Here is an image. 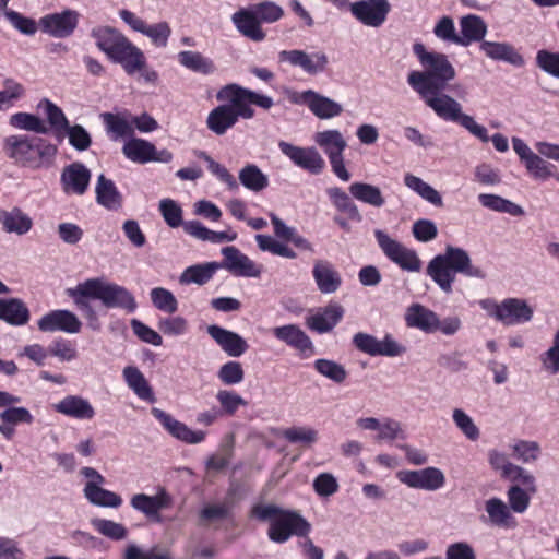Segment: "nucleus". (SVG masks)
I'll return each instance as SVG.
<instances>
[{"label":"nucleus","instance_id":"1","mask_svg":"<svg viewBox=\"0 0 559 559\" xmlns=\"http://www.w3.org/2000/svg\"><path fill=\"white\" fill-rule=\"evenodd\" d=\"M413 51L423 67V70L411 71L407 75V83L413 91L439 118L457 122L481 142H488L487 129L477 123L474 117L464 114L462 105L444 93L449 82L456 76V71L448 57L440 52L427 51L420 43L413 46Z\"/></svg>","mask_w":559,"mask_h":559},{"label":"nucleus","instance_id":"2","mask_svg":"<svg viewBox=\"0 0 559 559\" xmlns=\"http://www.w3.org/2000/svg\"><path fill=\"white\" fill-rule=\"evenodd\" d=\"M2 151L13 164L38 170L55 163L58 147L47 139L28 134H11L3 139Z\"/></svg>","mask_w":559,"mask_h":559},{"label":"nucleus","instance_id":"3","mask_svg":"<svg viewBox=\"0 0 559 559\" xmlns=\"http://www.w3.org/2000/svg\"><path fill=\"white\" fill-rule=\"evenodd\" d=\"M456 273L472 278L486 277L484 270L473 265L468 253L457 247L448 246L444 253L436 255L427 265V274L445 294L452 292Z\"/></svg>","mask_w":559,"mask_h":559},{"label":"nucleus","instance_id":"4","mask_svg":"<svg viewBox=\"0 0 559 559\" xmlns=\"http://www.w3.org/2000/svg\"><path fill=\"white\" fill-rule=\"evenodd\" d=\"M219 102H226L236 117L242 119H252L255 115L251 105H255L264 110H269L273 105V98L242 87L238 84H227L216 94Z\"/></svg>","mask_w":559,"mask_h":559},{"label":"nucleus","instance_id":"5","mask_svg":"<svg viewBox=\"0 0 559 559\" xmlns=\"http://www.w3.org/2000/svg\"><path fill=\"white\" fill-rule=\"evenodd\" d=\"M313 141L326 154L335 176L342 181H348L350 174L345 167L343 156L347 142L342 132L336 129L320 131L314 134Z\"/></svg>","mask_w":559,"mask_h":559},{"label":"nucleus","instance_id":"6","mask_svg":"<svg viewBox=\"0 0 559 559\" xmlns=\"http://www.w3.org/2000/svg\"><path fill=\"white\" fill-rule=\"evenodd\" d=\"M374 237L384 255L402 270L407 272L421 270V260L415 250L405 247L381 229L374 230Z\"/></svg>","mask_w":559,"mask_h":559},{"label":"nucleus","instance_id":"7","mask_svg":"<svg viewBox=\"0 0 559 559\" xmlns=\"http://www.w3.org/2000/svg\"><path fill=\"white\" fill-rule=\"evenodd\" d=\"M310 531L311 524L299 512L284 510L270 524L267 536L272 542L283 544L293 535L307 537Z\"/></svg>","mask_w":559,"mask_h":559},{"label":"nucleus","instance_id":"8","mask_svg":"<svg viewBox=\"0 0 559 559\" xmlns=\"http://www.w3.org/2000/svg\"><path fill=\"white\" fill-rule=\"evenodd\" d=\"M118 14L133 32L146 37L154 47L166 48L168 46L173 31L167 21L147 24L142 17L127 9L120 10Z\"/></svg>","mask_w":559,"mask_h":559},{"label":"nucleus","instance_id":"9","mask_svg":"<svg viewBox=\"0 0 559 559\" xmlns=\"http://www.w3.org/2000/svg\"><path fill=\"white\" fill-rule=\"evenodd\" d=\"M95 285V299L102 301L107 308H121L132 313L136 309L133 295L123 286L107 282L102 277L93 278Z\"/></svg>","mask_w":559,"mask_h":559},{"label":"nucleus","instance_id":"10","mask_svg":"<svg viewBox=\"0 0 559 559\" xmlns=\"http://www.w3.org/2000/svg\"><path fill=\"white\" fill-rule=\"evenodd\" d=\"M354 346L370 356L396 357L406 352V347L400 344L391 334H385L382 340L376 336L358 332L353 336Z\"/></svg>","mask_w":559,"mask_h":559},{"label":"nucleus","instance_id":"11","mask_svg":"<svg viewBox=\"0 0 559 559\" xmlns=\"http://www.w3.org/2000/svg\"><path fill=\"white\" fill-rule=\"evenodd\" d=\"M512 146L533 179L545 181L554 176L556 166L534 152L522 139L512 138Z\"/></svg>","mask_w":559,"mask_h":559},{"label":"nucleus","instance_id":"12","mask_svg":"<svg viewBox=\"0 0 559 559\" xmlns=\"http://www.w3.org/2000/svg\"><path fill=\"white\" fill-rule=\"evenodd\" d=\"M80 13L72 9L49 13L38 21L40 31L52 38H68L72 36L80 21Z\"/></svg>","mask_w":559,"mask_h":559},{"label":"nucleus","instance_id":"13","mask_svg":"<svg viewBox=\"0 0 559 559\" xmlns=\"http://www.w3.org/2000/svg\"><path fill=\"white\" fill-rule=\"evenodd\" d=\"M122 153L129 160L138 164L150 162L167 164L173 159V154L168 150L158 151L153 143L134 136L126 141Z\"/></svg>","mask_w":559,"mask_h":559},{"label":"nucleus","instance_id":"14","mask_svg":"<svg viewBox=\"0 0 559 559\" xmlns=\"http://www.w3.org/2000/svg\"><path fill=\"white\" fill-rule=\"evenodd\" d=\"M281 152L296 166L318 175L325 168V162L316 147H301L285 141L278 142Z\"/></svg>","mask_w":559,"mask_h":559},{"label":"nucleus","instance_id":"15","mask_svg":"<svg viewBox=\"0 0 559 559\" xmlns=\"http://www.w3.org/2000/svg\"><path fill=\"white\" fill-rule=\"evenodd\" d=\"M401 483L415 489L436 491L445 484L443 472L437 467H426L418 471H401L397 473Z\"/></svg>","mask_w":559,"mask_h":559},{"label":"nucleus","instance_id":"16","mask_svg":"<svg viewBox=\"0 0 559 559\" xmlns=\"http://www.w3.org/2000/svg\"><path fill=\"white\" fill-rule=\"evenodd\" d=\"M391 5L388 0H360L352 3V14L364 25L380 27L388 17Z\"/></svg>","mask_w":559,"mask_h":559},{"label":"nucleus","instance_id":"17","mask_svg":"<svg viewBox=\"0 0 559 559\" xmlns=\"http://www.w3.org/2000/svg\"><path fill=\"white\" fill-rule=\"evenodd\" d=\"M38 330L44 333L57 331L68 334H76L82 329V322L70 310L57 309L45 313L37 322Z\"/></svg>","mask_w":559,"mask_h":559},{"label":"nucleus","instance_id":"18","mask_svg":"<svg viewBox=\"0 0 559 559\" xmlns=\"http://www.w3.org/2000/svg\"><path fill=\"white\" fill-rule=\"evenodd\" d=\"M222 254L224 261L219 264V267L227 270L235 276L259 277L262 273V266L254 263L236 247L223 248Z\"/></svg>","mask_w":559,"mask_h":559},{"label":"nucleus","instance_id":"19","mask_svg":"<svg viewBox=\"0 0 559 559\" xmlns=\"http://www.w3.org/2000/svg\"><path fill=\"white\" fill-rule=\"evenodd\" d=\"M278 60L293 67H299L308 74L322 72L329 62L328 56L324 52L309 55L298 49L282 50L278 53Z\"/></svg>","mask_w":559,"mask_h":559},{"label":"nucleus","instance_id":"20","mask_svg":"<svg viewBox=\"0 0 559 559\" xmlns=\"http://www.w3.org/2000/svg\"><path fill=\"white\" fill-rule=\"evenodd\" d=\"M152 414L174 438L182 442L198 444L205 439V432L190 429L163 409L154 407Z\"/></svg>","mask_w":559,"mask_h":559},{"label":"nucleus","instance_id":"21","mask_svg":"<svg viewBox=\"0 0 559 559\" xmlns=\"http://www.w3.org/2000/svg\"><path fill=\"white\" fill-rule=\"evenodd\" d=\"M534 309L522 298H506L501 301L499 322L506 326L520 325L533 319Z\"/></svg>","mask_w":559,"mask_h":559},{"label":"nucleus","instance_id":"22","mask_svg":"<svg viewBox=\"0 0 559 559\" xmlns=\"http://www.w3.org/2000/svg\"><path fill=\"white\" fill-rule=\"evenodd\" d=\"M144 58V52L127 37L108 59L120 64L128 75H133L143 68Z\"/></svg>","mask_w":559,"mask_h":559},{"label":"nucleus","instance_id":"23","mask_svg":"<svg viewBox=\"0 0 559 559\" xmlns=\"http://www.w3.org/2000/svg\"><path fill=\"white\" fill-rule=\"evenodd\" d=\"M484 508L486 512V518H481L484 523L504 530L514 528L518 525L510 508L502 499L489 498L484 502Z\"/></svg>","mask_w":559,"mask_h":559},{"label":"nucleus","instance_id":"24","mask_svg":"<svg viewBox=\"0 0 559 559\" xmlns=\"http://www.w3.org/2000/svg\"><path fill=\"white\" fill-rule=\"evenodd\" d=\"M91 180L90 169L82 163H72L64 167L61 183L66 193L82 195L86 192Z\"/></svg>","mask_w":559,"mask_h":559},{"label":"nucleus","instance_id":"25","mask_svg":"<svg viewBox=\"0 0 559 559\" xmlns=\"http://www.w3.org/2000/svg\"><path fill=\"white\" fill-rule=\"evenodd\" d=\"M53 408L57 413L78 420H92L96 415L92 403L81 395H67Z\"/></svg>","mask_w":559,"mask_h":559},{"label":"nucleus","instance_id":"26","mask_svg":"<svg viewBox=\"0 0 559 559\" xmlns=\"http://www.w3.org/2000/svg\"><path fill=\"white\" fill-rule=\"evenodd\" d=\"M207 333L230 357H240L248 349L246 340L236 332L212 324L207 326Z\"/></svg>","mask_w":559,"mask_h":559},{"label":"nucleus","instance_id":"27","mask_svg":"<svg viewBox=\"0 0 559 559\" xmlns=\"http://www.w3.org/2000/svg\"><path fill=\"white\" fill-rule=\"evenodd\" d=\"M230 19L236 29L243 37L255 43L265 39L266 33L263 31L257 19V14H254L250 7L236 11Z\"/></svg>","mask_w":559,"mask_h":559},{"label":"nucleus","instance_id":"28","mask_svg":"<svg viewBox=\"0 0 559 559\" xmlns=\"http://www.w3.org/2000/svg\"><path fill=\"white\" fill-rule=\"evenodd\" d=\"M312 276L317 287L322 294H333L342 285L340 272L325 260H317L313 264Z\"/></svg>","mask_w":559,"mask_h":559},{"label":"nucleus","instance_id":"29","mask_svg":"<svg viewBox=\"0 0 559 559\" xmlns=\"http://www.w3.org/2000/svg\"><path fill=\"white\" fill-rule=\"evenodd\" d=\"M343 316L344 308L341 305L330 304L307 317L306 323L309 329L322 334L330 332L341 321Z\"/></svg>","mask_w":559,"mask_h":559},{"label":"nucleus","instance_id":"30","mask_svg":"<svg viewBox=\"0 0 559 559\" xmlns=\"http://www.w3.org/2000/svg\"><path fill=\"white\" fill-rule=\"evenodd\" d=\"M405 322L408 328L435 333L438 326V314L420 304H413L406 309Z\"/></svg>","mask_w":559,"mask_h":559},{"label":"nucleus","instance_id":"31","mask_svg":"<svg viewBox=\"0 0 559 559\" xmlns=\"http://www.w3.org/2000/svg\"><path fill=\"white\" fill-rule=\"evenodd\" d=\"M0 225L7 234L23 236L32 229L33 219L22 209L14 206L10 210H0Z\"/></svg>","mask_w":559,"mask_h":559},{"label":"nucleus","instance_id":"32","mask_svg":"<svg viewBox=\"0 0 559 559\" xmlns=\"http://www.w3.org/2000/svg\"><path fill=\"white\" fill-rule=\"evenodd\" d=\"M131 507L146 515L147 518H158L159 511L169 507L170 497L162 489L155 496H148L145 493H136L130 500Z\"/></svg>","mask_w":559,"mask_h":559},{"label":"nucleus","instance_id":"33","mask_svg":"<svg viewBox=\"0 0 559 559\" xmlns=\"http://www.w3.org/2000/svg\"><path fill=\"white\" fill-rule=\"evenodd\" d=\"M479 49L491 60L504 61L514 67L525 63L524 58L509 43L483 40Z\"/></svg>","mask_w":559,"mask_h":559},{"label":"nucleus","instance_id":"34","mask_svg":"<svg viewBox=\"0 0 559 559\" xmlns=\"http://www.w3.org/2000/svg\"><path fill=\"white\" fill-rule=\"evenodd\" d=\"M100 119L105 124L107 133L110 139L117 141L119 139H131L134 135V128H132L131 115L128 112H103Z\"/></svg>","mask_w":559,"mask_h":559},{"label":"nucleus","instance_id":"35","mask_svg":"<svg viewBox=\"0 0 559 559\" xmlns=\"http://www.w3.org/2000/svg\"><path fill=\"white\" fill-rule=\"evenodd\" d=\"M273 335L300 353L312 352L313 349L310 337L296 324L274 328Z\"/></svg>","mask_w":559,"mask_h":559},{"label":"nucleus","instance_id":"36","mask_svg":"<svg viewBox=\"0 0 559 559\" xmlns=\"http://www.w3.org/2000/svg\"><path fill=\"white\" fill-rule=\"evenodd\" d=\"M487 34V24L483 17L468 14L460 19V46L467 47L472 43L483 41Z\"/></svg>","mask_w":559,"mask_h":559},{"label":"nucleus","instance_id":"37","mask_svg":"<svg viewBox=\"0 0 559 559\" xmlns=\"http://www.w3.org/2000/svg\"><path fill=\"white\" fill-rule=\"evenodd\" d=\"M96 47L108 58L126 40L127 36L112 26H96L91 31Z\"/></svg>","mask_w":559,"mask_h":559},{"label":"nucleus","instance_id":"38","mask_svg":"<svg viewBox=\"0 0 559 559\" xmlns=\"http://www.w3.org/2000/svg\"><path fill=\"white\" fill-rule=\"evenodd\" d=\"M0 320L14 326L24 325L29 321V310L19 298H0Z\"/></svg>","mask_w":559,"mask_h":559},{"label":"nucleus","instance_id":"39","mask_svg":"<svg viewBox=\"0 0 559 559\" xmlns=\"http://www.w3.org/2000/svg\"><path fill=\"white\" fill-rule=\"evenodd\" d=\"M96 201L107 210H118L122 206V195L118 191L115 182L106 178L103 174L98 176L95 186Z\"/></svg>","mask_w":559,"mask_h":559},{"label":"nucleus","instance_id":"40","mask_svg":"<svg viewBox=\"0 0 559 559\" xmlns=\"http://www.w3.org/2000/svg\"><path fill=\"white\" fill-rule=\"evenodd\" d=\"M238 121L234 110L226 104L212 109L206 118V127L216 135H223Z\"/></svg>","mask_w":559,"mask_h":559},{"label":"nucleus","instance_id":"41","mask_svg":"<svg viewBox=\"0 0 559 559\" xmlns=\"http://www.w3.org/2000/svg\"><path fill=\"white\" fill-rule=\"evenodd\" d=\"M122 376L128 388L132 390L139 399L148 402L154 401L153 390L143 372L138 367H124Z\"/></svg>","mask_w":559,"mask_h":559},{"label":"nucleus","instance_id":"42","mask_svg":"<svg viewBox=\"0 0 559 559\" xmlns=\"http://www.w3.org/2000/svg\"><path fill=\"white\" fill-rule=\"evenodd\" d=\"M43 110L47 122L53 131L57 139H61L62 132L69 127L70 122L63 110L48 98H43L37 105Z\"/></svg>","mask_w":559,"mask_h":559},{"label":"nucleus","instance_id":"43","mask_svg":"<svg viewBox=\"0 0 559 559\" xmlns=\"http://www.w3.org/2000/svg\"><path fill=\"white\" fill-rule=\"evenodd\" d=\"M310 97L308 108L319 119H332L343 112V106L326 96L320 95L313 91Z\"/></svg>","mask_w":559,"mask_h":559},{"label":"nucleus","instance_id":"44","mask_svg":"<svg viewBox=\"0 0 559 559\" xmlns=\"http://www.w3.org/2000/svg\"><path fill=\"white\" fill-rule=\"evenodd\" d=\"M348 190L354 199L370 206L382 207L385 204V198L377 186L366 182H353Z\"/></svg>","mask_w":559,"mask_h":559},{"label":"nucleus","instance_id":"45","mask_svg":"<svg viewBox=\"0 0 559 559\" xmlns=\"http://www.w3.org/2000/svg\"><path fill=\"white\" fill-rule=\"evenodd\" d=\"M179 63L193 72L210 75L215 72L214 62L199 51L185 50L178 53Z\"/></svg>","mask_w":559,"mask_h":559},{"label":"nucleus","instance_id":"46","mask_svg":"<svg viewBox=\"0 0 559 559\" xmlns=\"http://www.w3.org/2000/svg\"><path fill=\"white\" fill-rule=\"evenodd\" d=\"M85 499L93 506L117 509L122 504V498L110 490L98 486L83 488Z\"/></svg>","mask_w":559,"mask_h":559},{"label":"nucleus","instance_id":"47","mask_svg":"<svg viewBox=\"0 0 559 559\" xmlns=\"http://www.w3.org/2000/svg\"><path fill=\"white\" fill-rule=\"evenodd\" d=\"M218 269L219 264L216 262L191 265L181 273L179 282L185 285H204L213 277Z\"/></svg>","mask_w":559,"mask_h":559},{"label":"nucleus","instance_id":"48","mask_svg":"<svg viewBox=\"0 0 559 559\" xmlns=\"http://www.w3.org/2000/svg\"><path fill=\"white\" fill-rule=\"evenodd\" d=\"M326 194L330 198L333 206L342 213L356 222L362 219L358 206L354 203L350 197L338 187H331L326 190Z\"/></svg>","mask_w":559,"mask_h":559},{"label":"nucleus","instance_id":"49","mask_svg":"<svg viewBox=\"0 0 559 559\" xmlns=\"http://www.w3.org/2000/svg\"><path fill=\"white\" fill-rule=\"evenodd\" d=\"M478 201L484 207L495 212L507 213L512 216H522L524 214L522 206L497 194L480 193Z\"/></svg>","mask_w":559,"mask_h":559},{"label":"nucleus","instance_id":"50","mask_svg":"<svg viewBox=\"0 0 559 559\" xmlns=\"http://www.w3.org/2000/svg\"><path fill=\"white\" fill-rule=\"evenodd\" d=\"M95 285L93 278H88L80 284H78L73 288L67 289V295L73 299L74 305L79 310L83 312V314L87 313L90 310H93L88 298L95 299Z\"/></svg>","mask_w":559,"mask_h":559},{"label":"nucleus","instance_id":"51","mask_svg":"<svg viewBox=\"0 0 559 559\" xmlns=\"http://www.w3.org/2000/svg\"><path fill=\"white\" fill-rule=\"evenodd\" d=\"M95 285L93 278H88L80 284H78L73 288L67 289V295L73 299L74 305L79 310L83 312V314L87 313L90 310H93L88 298L95 299Z\"/></svg>","mask_w":559,"mask_h":559},{"label":"nucleus","instance_id":"52","mask_svg":"<svg viewBox=\"0 0 559 559\" xmlns=\"http://www.w3.org/2000/svg\"><path fill=\"white\" fill-rule=\"evenodd\" d=\"M95 285L93 278H88L80 284H78L73 288L67 289V295L73 299L74 305L79 310L83 312V314L87 313L90 310H93L88 298L95 299Z\"/></svg>","mask_w":559,"mask_h":559},{"label":"nucleus","instance_id":"53","mask_svg":"<svg viewBox=\"0 0 559 559\" xmlns=\"http://www.w3.org/2000/svg\"><path fill=\"white\" fill-rule=\"evenodd\" d=\"M9 124L17 130L46 134L48 128L46 123L36 115L29 112H15L10 116Z\"/></svg>","mask_w":559,"mask_h":559},{"label":"nucleus","instance_id":"54","mask_svg":"<svg viewBox=\"0 0 559 559\" xmlns=\"http://www.w3.org/2000/svg\"><path fill=\"white\" fill-rule=\"evenodd\" d=\"M239 181L253 192H260L269 186L267 176L254 164H248L240 169Z\"/></svg>","mask_w":559,"mask_h":559},{"label":"nucleus","instance_id":"55","mask_svg":"<svg viewBox=\"0 0 559 559\" xmlns=\"http://www.w3.org/2000/svg\"><path fill=\"white\" fill-rule=\"evenodd\" d=\"M3 87L4 88L0 91V111L12 108L26 93L23 84L14 79H5L3 81Z\"/></svg>","mask_w":559,"mask_h":559},{"label":"nucleus","instance_id":"56","mask_svg":"<svg viewBox=\"0 0 559 559\" xmlns=\"http://www.w3.org/2000/svg\"><path fill=\"white\" fill-rule=\"evenodd\" d=\"M313 366L318 373L335 383H343L347 378L345 367L334 360L320 358Z\"/></svg>","mask_w":559,"mask_h":559},{"label":"nucleus","instance_id":"57","mask_svg":"<svg viewBox=\"0 0 559 559\" xmlns=\"http://www.w3.org/2000/svg\"><path fill=\"white\" fill-rule=\"evenodd\" d=\"M67 135L69 144L79 152L87 151L92 145L90 132L81 124H69L62 132L61 139Z\"/></svg>","mask_w":559,"mask_h":559},{"label":"nucleus","instance_id":"58","mask_svg":"<svg viewBox=\"0 0 559 559\" xmlns=\"http://www.w3.org/2000/svg\"><path fill=\"white\" fill-rule=\"evenodd\" d=\"M91 524L103 536L112 540H122L128 535V530L121 523L106 520V519H92Z\"/></svg>","mask_w":559,"mask_h":559},{"label":"nucleus","instance_id":"59","mask_svg":"<svg viewBox=\"0 0 559 559\" xmlns=\"http://www.w3.org/2000/svg\"><path fill=\"white\" fill-rule=\"evenodd\" d=\"M260 23H274L281 20L284 15V10L281 5L273 1H263L250 7Z\"/></svg>","mask_w":559,"mask_h":559},{"label":"nucleus","instance_id":"60","mask_svg":"<svg viewBox=\"0 0 559 559\" xmlns=\"http://www.w3.org/2000/svg\"><path fill=\"white\" fill-rule=\"evenodd\" d=\"M511 449L514 456L524 464L534 463L540 455V447L536 441L519 440Z\"/></svg>","mask_w":559,"mask_h":559},{"label":"nucleus","instance_id":"61","mask_svg":"<svg viewBox=\"0 0 559 559\" xmlns=\"http://www.w3.org/2000/svg\"><path fill=\"white\" fill-rule=\"evenodd\" d=\"M452 419L456 428L471 441L479 438V429L474 423L473 418L466 414L462 408H454L452 412Z\"/></svg>","mask_w":559,"mask_h":559},{"label":"nucleus","instance_id":"62","mask_svg":"<svg viewBox=\"0 0 559 559\" xmlns=\"http://www.w3.org/2000/svg\"><path fill=\"white\" fill-rule=\"evenodd\" d=\"M282 436L290 443L312 444L318 439V431L307 426H294L285 429Z\"/></svg>","mask_w":559,"mask_h":559},{"label":"nucleus","instance_id":"63","mask_svg":"<svg viewBox=\"0 0 559 559\" xmlns=\"http://www.w3.org/2000/svg\"><path fill=\"white\" fill-rule=\"evenodd\" d=\"M153 305L160 311L174 313L178 309V301L174 294L163 287L153 288L150 293Z\"/></svg>","mask_w":559,"mask_h":559},{"label":"nucleus","instance_id":"64","mask_svg":"<svg viewBox=\"0 0 559 559\" xmlns=\"http://www.w3.org/2000/svg\"><path fill=\"white\" fill-rule=\"evenodd\" d=\"M123 559H171L168 552L159 546L144 550L135 544H130L124 550Z\"/></svg>","mask_w":559,"mask_h":559}]
</instances>
